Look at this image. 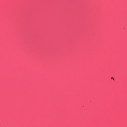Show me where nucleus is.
<instances>
[{
    "label": "nucleus",
    "instance_id": "1",
    "mask_svg": "<svg viewBox=\"0 0 127 127\" xmlns=\"http://www.w3.org/2000/svg\"><path fill=\"white\" fill-rule=\"evenodd\" d=\"M111 79H112V80H114V78H113V77H112Z\"/></svg>",
    "mask_w": 127,
    "mask_h": 127
}]
</instances>
